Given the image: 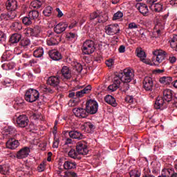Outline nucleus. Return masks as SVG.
Wrapping results in <instances>:
<instances>
[{
	"label": "nucleus",
	"instance_id": "nucleus-1",
	"mask_svg": "<svg viewBox=\"0 0 177 177\" xmlns=\"http://www.w3.org/2000/svg\"><path fill=\"white\" fill-rule=\"evenodd\" d=\"M135 74L132 69H124L123 72L116 73L113 77V84L108 86L109 92H115L120 88L123 92H127L129 90V82L133 80Z\"/></svg>",
	"mask_w": 177,
	"mask_h": 177
},
{
	"label": "nucleus",
	"instance_id": "nucleus-2",
	"mask_svg": "<svg viewBox=\"0 0 177 177\" xmlns=\"http://www.w3.org/2000/svg\"><path fill=\"white\" fill-rule=\"evenodd\" d=\"M173 102L174 106L177 107V99H174V92L170 89H165L163 91V97H158L154 104L156 110H164L168 107V103Z\"/></svg>",
	"mask_w": 177,
	"mask_h": 177
},
{
	"label": "nucleus",
	"instance_id": "nucleus-3",
	"mask_svg": "<svg viewBox=\"0 0 177 177\" xmlns=\"http://www.w3.org/2000/svg\"><path fill=\"white\" fill-rule=\"evenodd\" d=\"M89 153L88 149V146L85 142H79L76 145V151L74 149H72L69 151L68 156L73 160H81V156H86Z\"/></svg>",
	"mask_w": 177,
	"mask_h": 177
},
{
	"label": "nucleus",
	"instance_id": "nucleus-4",
	"mask_svg": "<svg viewBox=\"0 0 177 177\" xmlns=\"http://www.w3.org/2000/svg\"><path fill=\"white\" fill-rule=\"evenodd\" d=\"M24 97L26 102L34 103L39 99V92L34 88H29L26 91Z\"/></svg>",
	"mask_w": 177,
	"mask_h": 177
},
{
	"label": "nucleus",
	"instance_id": "nucleus-5",
	"mask_svg": "<svg viewBox=\"0 0 177 177\" xmlns=\"http://www.w3.org/2000/svg\"><path fill=\"white\" fill-rule=\"evenodd\" d=\"M153 55H154L153 58V62L151 66H158L160 63H162V61L165 59L167 52L162 50H156L153 51Z\"/></svg>",
	"mask_w": 177,
	"mask_h": 177
},
{
	"label": "nucleus",
	"instance_id": "nucleus-6",
	"mask_svg": "<svg viewBox=\"0 0 177 177\" xmlns=\"http://www.w3.org/2000/svg\"><path fill=\"white\" fill-rule=\"evenodd\" d=\"M95 42L92 40H86L82 46V50L84 55H91L95 52Z\"/></svg>",
	"mask_w": 177,
	"mask_h": 177
},
{
	"label": "nucleus",
	"instance_id": "nucleus-7",
	"mask_svg": "<svg viewBox=\"0 0 177 177\" xmlns=\"http://www.w3.org/2000/svg\"><path fill=\"white\" fill-rule=\"evenodd\" d=\"M99 109V105L97 102L93 100H88L86 103V110L88 114H96L97 113V110Z\"/></svg>",
	"mask_w": 177,
	"mask_h": 177
},
{
	"label": "nucleus",
	"instance_id": "nucleus-8",
	"mask_svg": "<svg viewBox=\"0 0 177 177\" xmlns=\"http://www.w3.org/2000/svg\"><path fill=\"white\" fill-rule=\"evenodd\" d=\"M57 75L62 81H67L71 79V71L68 66H63L60 73H57Z\"/></svg>",
	"mask_w": 177,
	"mask_h": 177
},
{
	"label": "nucleus",
	"instance_id": "nucleus-9",
	"mask_svg": "<svg viewBox=\"0 0 177 177\" xmlns=\"http://www.w3.org/2000/svg\"><path fill=\"white\" fill-rule=\"evenodd\" d=\"M19 8V2L17 0H8L6 2V8L8 13H16Z\"/></svg>",
	"mask_w": 177,
	"mask_h": 177
},
{
	"label": "nucleus",
	"instance_id": "nucleus-10",
	"mask_svg": "<svg viewBox=\"0 0 177 177\" xmlns=\"http://www.w3.org/2000/svg\"><path fill=\"white\" fill-rule=\"evenodd\" d=\"M31 153V149L28 147H24L16 153V158L18 160H23V158H27Z\"/></svg>",
	"mask_w": 177,
	"mask_h": 177
},
{
	"label": "nucleus",
	"instance_id": "nucleus-11",
	"mask_svg": "<svg viewBox=\"0 0 177 177\" xmlns=\"http://www.w3.org/2000/svg\"><path fill=\"white\" fill-rule=\"evenodd\" d=\"M50 35H53V32L49 34V37L46 40L47 45L48 46H55V45H59V43L62 41V37L59 35L50 37Z\"/></svg>",
	"mask_w": 177,
	"mask_h": 177
},
{
	"label": "nucleus",
	"instance_id": "nucleus-12",
	"mask_svg": "<svg viewBox=\"0 0 177 177\" xmlns=\"http://www.w3.org/2000/svg\"><path fill=\"white\" fill-rule=\"evenodd\" d=\"M16 117L17 124L18 127H19L20 128H26V127L28 125V122H30V120H28V117H27V115H19V116H17V115H16Z\"/></svg>",
	"mask_w": 177,
	"mask_h": 177
},
{
	"label": "nucleus",
	"instance_id": "nucleus-13",
	"mask_svg": "<svg viewBox=\"0 0 177 177\" xmlns=\"http://www.w3.org/2000/svg\"><path fill=\"white\" fill-rule=\"evenodd\" d=\"M3 136L6 139H15L17 136V131L15 127L10 126L5 129Z\"/></svg>",
	"mask_w": 177,
	"mask_h": 177
},
{
	"label": "nucleus",
	"instance_id": "nucleus-14",
	"mask_svg": "<svg viewBox=\"0 0 177 177\" xmlns=\"http://www.w3.org/2000/svg\"><path fill=\"white\" fill-rule=\"evenodd\" d=\"M105 30L108 35H114V34H118V32H120L118 24H114L106 26Z\"/></svg>",
	"mask_w": 177,
	"mask_h": 177
},
{
	"label": "nucleus",
	"instance_id": "nucleus-15",
	"mask_svg": "<svg viewBox=\"0 0 177 177\" xmlns=\"http://www.w3.org/2000/svg\"><path fill=\"white\" fill-rule=\"evenodd\" d=\"M73 112L75 117H77L78 118H86L87 115H89L86 109L84 108H75L73 109Z\"/></svg>",
	"mask_w": 177,
	"mask_h": 177
},
{
	"label": "nucleus",
	"instance_id": "nucleus-16",
	"mask_svg": "<svg viewBox=\"0 0 177 177\" xmlns=\"http://www.w3.org/2000/svg\"><path fill=\"white\" fill-rule=\"evenodd\" d=\"M144 89L147 92H151L154 86V83L153 82V79L150 77H146L143 81Z\"/></svg>",
	"mask_w": 177,
	"mask_h": 177
},
{
	"label": "nucleus",
	"instance_id": "nucleus-17",
	"mask_svg": "<svg viewBox=\"0 0 177 177\" xmlns=\"http://www.w3.org/2000/svg\"><path fill=\"white\" fill-rule=\"evenodd\" d=\"M47 84L53 88L59 86V84H60V77H59V75L57 76L49 77L47 80Z\"/></svg>",
	"mask_w": 177,
	"mask_h": 177
},
{
	"label": "nucleus",
	"instance_id": "nucleus-18",
	"mask_svg": "<svg viewBox=\"0 0 177 177\" xmlns=\"http://www.w3.org/2000/svg\"><path fill=\"white\" fill-rule=\"evenodd\" d=\"M26 31L31 37H39V34L42 31L40 26H36L32 28H27Z\"/></svg>",
	"mask_w": 177,
	"mask_h": 177
},
{
	"label": "nucleus",
	"instance_id": "nucleus-19",
	"mask_svg": "<svg viewBox=\"0 0 177 177\" xmlns=\"http://www.w3.org/2000/svg\"><path fill=\"white\" fill-rule=\"evenodd\" d=\"M19 145L20 142H19V140H16V138H10L6 142V147L8 149H10L11 150L17 149Z\"/></svg>",
	"mask_w": 177,
	"mask_h": 177
},
{
	"label": "nucleus",
	"instance_id": "nucleus-20",
	"mask_svg": "<svg viewBox=\"0 0 177 177\" xmlns=\"http://www.w3.org/2000/svg\"><path fill=\"white\" fill-rule=\"evenodd\" d=\"M67 27L68 25L66 23L60 22L54 28V31L56 34H62V32H64V31H66V28H67Z\"/></svg>",
	"mask_w": 177,
	"mask_h": 177
},
{
	"label": "nucleus",
	"instance_id": "nucleus-21",
	"mask_svg": "<svg viewBox=\"0 0 177 177\" xmlns=\"http://www.w3.org/2000/svg\"><path fill=\"white\" fill-rule=\"evenodd\" d=\"M92 89V87L91 85H88L86 87H84L82 90L78 91L76 92V97L77 99L80 97H84V95H86V93H89Z\"/></svg>",
	"mask_w": 177,
	"mask_h": 177
},
{
	"label": "nucleus",
	"instance_id": "nucleus-22",
	"mask_svg": "<svg viewBox=\"0 0 177 177\" xmlns=\"http://www.w3.org/2000/svg\"><path fill=\"white\" fill-rule=\"evenodd\" d=\"M21 35L19 33H14L10 35L9 39V42L12 45H15V44H18V42H20L21 41Z\"/></svg>",
	"mask_w": 177,
	"mask_h": 177
},
{
	"label": "nucleus",
	"instance_id": "nucleus-23",
	"mask_svg": "<svg viewBox=\"0 0 177 177\" xmlns=\"http://www.w3.org/2000/svg\"><path fill=\"white\" fill-rule=\"evenodd\" d=\"M136 7L138 10H139L140 13H142L144 16H146V15L149 13V8H147V6L143 3L136 4Z\"/></svg>",
	"mask_w": 177,
	"mask_h": 177
},
{
	"label": "nucleus",
	"instance_id": "nucleus-24",
	"mask_svg": "<svg viewBox=\"0 0 177 177\" xmlns=\"http://www.w3.org/2000/svg\"><path fill=\"white\" fill-rule=\"evenodd\" d=\"M68 135L72 139H84V135L76 130L68 131Z\"/></svg>",
	"mask_w": 177,
	"mask_h": 177
},
{
	"label": "nucleus",
	"instance_id": "nucleus-25",
	"mask_svg": "<svg viewBox=\"0 0 177 177\" xmlns=\"http://www.w3.org/2000/svg\"><path fill=\"white\" fill-rule=\"evenodd\" d=\"M64 169H75L77 168V162L73 160H66L64 163Z\"/></svg>",
	"mask_w": 177,
	"mask_h": 177
},
{
	"label": "nucleus",
	"instance_id": "nucleus-26",
	"mask_svg": "<svg viewBox=\"0 0 177 177\" xmlns=\"http://www.w3.org/2000/svg\"><path fill=\"white\" fill-rule=\"evenodd\" d=\"M48 55L53 60L59 61L62 59V54L57 50H51L49 52Z\"/></svg>",
	"mask_w": 177,
	"mask_h": 177
},
{
	"label": "nucleus",
	"instance_id": "nucleus-27",
	"mask_svg": "<svg viewBox=\"0 0 177 177\" xmlns=\"http://www.w3.org/2000/svg\"><path fill=\"white\" fill-rule=\"evenodd\" d=\"M104 101L106 102V103H108V104H111V106H113V107H117L118 104L114 97L108 95L104 97Z\"/></svg>",
	"mask_w": 177,
	"mask_h": 177
},
{
	"label": "nucleus",
	"instance_id": "nucleus-28",
	"mask_svg": "<svg viewBox=\"0 0 177 177\" xmlns=\"http://www.w3.org/2000/svg\"><path fill=\"white\" fill-rule=\"evenodd\" d=\"M136 52L137 53L138 57L140 59L141 62H143V63H147L146 62V57H147L146 53L143 50L137 48L136 50Z\"/></svg>",
	"mask_w": 177,
	"mask_h": 177
},
{
	"label": "nucleus",
	"instance_id": "nucleus-29",
	"mask_svg": "<svg viewBox=\"0 0 177 177\" xmlns=\"http://www.w3.org/2000/svg\"><path fill=\"white\" fill-rule=\"evenodd\" d=\"M23 106H24V100L17 97L14 103V109L19 110V109H23Z\"/></svg>",
	"mask_w": 177,
	"mask_h": 177
},
{
	"label": "nucleus",
	"instance_id": "nucleus-30",
	"mask_svg": "<svg viewBox=\"0 0 177 177\" xmlns=\"http://www.w3.org/2000/svg\"><path fill=\"white\" fill-rule=\"evenodd\" d=\"M10 27L12 30L19 32L23 28V25L19 21H15L12 23Z\"/></svg>",
	"mask_w": 177,
	"mask_h": 177
},
{
	"label": "nucleus",
	"instance_id": "nucleus-31",
	"mask_svg": "<svg viewBox=\"0 0 177 177\" xmlns=\"http://www.w3.org/2000/svg\"><path fill=\"white\" fill-rule=\"evenodd\" d=\"M10 169H9V165L4 164V165H0V174H2V175H9L10 174Z\"/></svg>",
	"mask_w": 177,
	"mask_h": 177
},
{
	"label": "nucleus",
	"instance_id": "nucleus-32",
	"mask_svg": "<svg viewBox=\"0 0 177 177\" xmlns=\"http://www.w3.org/2000/svg\"><path fill=\"white\" fill-rule=\"evenodd\" d=\"M28 16L32 19V21L37 20L39 17V12L37 10H32L28 12Z\"/></svg>",
	"mask_w": 177,
	"mask_h": 177
},
{
	"label": "nucleus",
	"instance_id": "nucleus-33",
	"mask_svg": "<svg viewBox=\"0 0 177 177\" xmlns=\"http://www.w3.org/2000/svg\"><path fill=\"white\" fill-rule=\"evenodd\" d=\"M160 84H163V85H169L172 82V77H162L159 79Z\"/></svg>",
	"mask_w": 177,
	"mask_h": 177
},
{
	"label": "nucleus",
	"instance_id": "nucleus-34",
	"mask_svg": "<svg viewBox=\"0 0 177 177\" xmlns=\"http://www.w3.org/2000/svg\"><path fill=\"white\" fill-rule=\"evenodd\" d=\"M53 12V8H52L50 6H48L44 8V10H43V15L46 17H50V16L52 15Z\"/></svg>",
	"mask_w": 177,
	"mask_h": 177
},
{
	"label": "nucleus",
	"instance_id": "nucleus-35",
	"mask_svg": "<svg viewBox=\"0 0 177 177\" xmlns=\"http://www.w3.org/2000/svg\"><path fill=\"white\" fill-rule=\"evenodd\" d=\"M33 55L35 57H42L44 56V48L42 47L36 48L33 52Z\"/></svg>",
	"mask_w": 177,
	"mask_h": 177
},
{
	"label": "nucleus",
	"instance_id": "nucleus-36",
	"mask_svg": "<svg viewBox=\"0 0 177 177\" xmlns=\"http://www.w3.org/2000/svg\"><path fill=\"white\" fill-rule=\"evenodd\" d=\"M78 38V35L77 33L69 32L66 34V39L68 41H72L73 42L75 41V40Z\"/></svg>",
	"mask_w": 177,
	"mask_h": 177
},
{
	"label": "nucleus",
	"instance_id": "nucleus-37",
	"mask_svg": "<svg viewBox=\"0 0 177 177\" xmlns=\"http://www.w3.org/2000/svg\"><path fill=\"white\" fill-rule=\"evenodd\" d=\"M15 63L13 62H9L8 64H2L1 67L3 68V70H13L15 68Z\"/></svg>",
	"mask_w": 177,
	"mask_h": 177
},
{
	"label": "nucleus",
	"instance_id": "nucleus-38",
	"mask_svg": "<svg viewBox=\"0 0 177 177\" xmlns=\"http://www.w3.org/2000/svg\"><path fill=\"white\" fill-rule=\"evenodd\" d=\"M30 44V41L28 39H27V38H25L23 39H21L20 45H21V48H24V49H27V48H28Z\"/></svg>",
	"mask_w": 177,
	"mask_h": 177
},
{
	"label": "nucleus",
	"instance_id": "nucleus-39",
	"mask_svg": "<svg viewBox=\"0 0 177 177\" xmlns=\"http://www.w3.org/2000/svg\"><path fill=\"white\" fill-rule=\"evenodd\" d=\"M4 20H13L16 17V12L3 13Z\"/></svg>",
	"mask_w": 177,
	"mask_h": 177
},
{
	"label": "nucleus",
	"instance_id": "nucleus-40",
	"mask_svg": "<svg viewBox=\"0 0 177 177\" xmlns=\"http://www.w3.org/2000/svg\"><path fill=\"white\" fill-rule=\"evenodd\" d=\"M32 8H34V9H39L41 6H42V1L39 0H35L31 2L30 3Z\"/></svg>",
	"mask_w": 177,
	"mask_h": 177
},
{
	"label": "nucleus",
	"instance_id": "nucleus-41",
	"mask_svg": "<svg viewBox=\"0 0 177 177\" xmlns=\"http://www.w3.org/2000/svg\"><path fill=\"white\" fill-rule=\"evenodd\" d=\"M22 23L24 26H31V24H32V21L29 16H26L22 18Z\"/></svg>",
	"mask_w": 177,
	"mask_h": 177
},
{
	"label": "nucleus",
	"instance_id": "nucleus-42",
	"mask_svg": "<svg viewBox=\"0 0 177 177\" xmlns=\"http://www.w3.org/2000/svg\"><path fill=\"white\" fill-rule=\"evenodd\" d=\"M107 20H109V17H107V15H101L98 16L97 23H106Z\"/></svg>",
	"mask_w": 177,
	"mask_h": 177
},
{
	"label": "nucleus",
	"instance_id": "nucleus-43",
	"mask_svg": "<svg viewBox=\"0 0 177 177\" xmlns=\"http://www.w3.org/2000/svg\"><path fill=\"white\" fill-rule=\"evenodd\" d=\"M85 127L86 132L89 131H93L96 127H95V124H92L90 122H85Z\"/></svg>",
	"mask_w": 177,
	"mask_h": 177
},
{
	"label": "nucleus",
	"instance_id": "nucleus-44",
	"mask_svg": "<svg viewBox=\"0 0 177 177\" xmlns=\"http://www.w3.org/2000/svg\"><path fill=\"white\" fill-rule=\"evenodd\" d=\"M130 177H140V172L139 170L135 169L130 171L129 172Z\"/></svg>",
	"mask_w": 177,
	"mask_h": 177
},
{
	"label": "nucleus",
	"instance_id": "nucleus-45",
	"mask_svg": "<svg viewBox=\"0 0 177 177\" xmlns=\"http://www.w3.org/2000/svg\"><path fill=\"white\" fill-rule=\"evenodd\" d=\"M64 177H78V175L77 174V173L74 171H68L64 172Z\"/></svg>",
	"mask_w": 177,
	"mask_h": 177
},
{
	"label": "nucleus",
	"instance_id": "nucleus-46",
	"mask_svg": "<svg viewBox=\"0 0 177 177\" xmlns=\"http://www.w3.org/2000/svg\"><path fill=\"white\" fill-rule=\"evenodd\" d=\"M124 16V14L121 11H118L116 13L113 15V20H118L121 19Z\"/></svg>",
	"mask_w": 177,
	"mask_h": 177
},
{
	"label": "nucleus",
	"instance_id": "nucleus-47",
	"mask_svg": "<svg viewBox=\"0 0 177 177\" xmlns=\"http://www.w3.org/2000/svg\"><path fill=\"white\" fill-rule=\"evenodd\" d=\"M153 10L155 12H162V5L160 3H155Z\"/></svg>",
	"mask_w": 177,
	"mask_h": 177
},
{
	"label": "nucleus",
	"instance_id": "nucleus-48",
	"mask_svg": "<svg viewBox=\"0 0 177 177\" xmlns=\"http://www.w3.org/2000/svg\"><path fill=\"white\" fill-rule=\"evenodd\" d=\"M6 41V35L0 30V42H5Z\"/></svg>",
	"mask_w": 177,
	"mask_h": 177
},
{
	"label": "nucleus",
	"instance_id": "nucleus-49",
	"mask_svg": "<svg viewBox=\"0 0 177 177\" xmlns=\"http://www.w3.org/2000/svg\"><path fill=\"white\" fill-rule=\"evenodd\" d=\"M95 19H99V15L97 12H94L90 15V20L92 21Z\"/></svg>",
	"mask_w": 177,
	"mask_h": 177
},
{
	"label": "nucleus",
	"instance_id": "nucleus-50",
	"mask_svg": "<svg viewBox=\"0 0 177 177\" xmlns=\"http://www.w3.org/2000/svg\"><path fill=\"white\" fill-rule=\"evenodd\" d=\"M75 68L76 71H77V73H81V71H82V70H83L82 65H81V64H80V63H77L75 65Z\"/></svg>",
	"mask_w": 177,
	"mask_h": 177
},
{
	"label": "nucleus",
	"instance_id": "nucleus-51",
	"mask_svg": "<svg viewBox=\"0 0 177 177\" xmlns=\"http://www.w3.org/2000/svg\"><path fill=\"white\" fill-rule=\"evenodd\" d=\"M138 27H139V26L138 24H136V23H135V22H131V23L129 24V30L136 29Z\"/></svg>",
	"mask_w": 177,
	"mask_h": 177
},
{
	"label": "nucleus",
	"instance_id": "nucleus-52",
	"mask_svg": "<svg viewBox=\"0 0 177 177\" xmlns=\"http://www.w3.org/2000/svg\"><path fill=\"white\" fill-rule=\"evenodd\" d=\"M125 102L127 103H133V96L132 95H127L125 99Z\"/></svg>",
	"mask_w": 177,
	"mask_h": 177
},
{
	"label": "nucleus",
	"instance_id": "nucleus-53",
	"mask_svg": "<svg viewBox=\"0 0 177 177\" xmlns=\"http://www.w3.org/2000/svg\"><path fill=\"white\" fill-rule=\"evenodd\" d=\"M152 37H153V38H158L161 37V30H158L156 32H153Z\"/></svg>",
	"mask_w": 177,
	"mask_h": 177
},
{
	"label": "nucleus",
	"instance_id": "nucleus-54",
	"mask_svg": "<svg viewBox=\"0 0 177 177\" xmlns=\"http://www.w3.org/2000/svg\"><path fill=\"white\" fill-rule=\"evenodd\" d=\"M106 64L108 67H112L114 65V59H109L106 61Z\"/></svg>",
	"mask_w": 177,
	"mask_h": 177
},
{
	"label": "nucleus",
	"instance_id": "nucleus-55",
	"mask_svg": "<svg viewBox=\"0 0 177 177\" xmlns=\"http://www.w3.org/2000/svg\"><path fill=\"white\" fill-rule=\"evenodd\" d=\"M53 147L54 149H57V147H59V138H55L53 144Z\"/></svg>",
	"mask_w": 177,
	"mask_h": 177
},
{
	"label": "nucleus",
	"instance_id": "nucleus-56",
	"mask_svg": "<svg viewBox=\"0 0 177 177\" xmlns=\"http://www.w3.org/2000/svg\"><path fill=\"white\" fill-rule=\"evenodd\" d=\"M68 97H71L72 99H77V93L74 91H70Z\"/></svg>",
	"mask_w": 177,
	"mask_h": 177
},
{
	"label": "nucleus",
	"instance_id": "nucleus-57",
	"mask_svg": "<svg viewBox=\"0 0 177 177\" xmlns=\"http://www.w3.org/2000/svg\"><path fill=\"white\" fill-rule=\"evenodd\" d=\"M38 171L39 172H44V171H45V165L40 164V165L38 167Z\"/></svg>",
	"mask_w": 177,
	"mask_h": 177
},
{
	"label": "nucleus",
	"instance_id": "nucleus-58",
	"mask_svg": "<svg viewBox=\"0 0 177 177\" xmlns=\"http://www.w3.org/2000/svg\"><path fill=\"white\" fill-rule=\"evenodd\" d=\"M118 51L120 53H124L125 52V46L122 45L119 47Z\"/></svg>",
	"mask_w": 177,
	"mask_h": 177
},
{
	"label": "nucleus",
	"instance_id": "nucleus-59",
	"mask_svg": "<svg viewBox=\"0 0 177 177\" xmlns=\"http://www.w3.org/2000/svg\"><path fill=\"white\" fill-rule=\"evenodd\" d=\"M1 60L2 62H6L9 60V58L8 57V55H6V53H3L1 56Z\"/></svg>",
	"mask_w": 177,
	"mask_h": 177
},
{
	"label": "nucleus",
	"instance_id": "nucleus-60",
	"mask_svg": "<svg viewBox=\"0 0 177 177\" xmlns=\"http://www.w3.org/2000/svg\"><path fill=\"white\" fill-rule=\"evenodd\" d=\"M165 71V70L164 69H156L153 71V73H155V74H161L162 73H164Z\"/></svg>",
	"mask_w": 177,
	"mask_h": 177
},
{
	"label": "nucleus",
	"instance_id": "nucleus-61",
	"mask_svg": "<svg viewBox=\"0 0 177 177\" xmlns=\"http://www.w3.org/2000/svg\"><path fill=\"white\" fill-rule=\"evenodd\" d=\"M158 0H147V3H149V5H150V6H153L156 4V2H157Z\"/></svg>",
	"mask_w": 177,
	"mask_h": 177
},
{
	"label": "nucleus",
	"instance_id": "nucleus-62",
	"mask_svg": "<svg viewBox=\"0 0 177 177\" xmlns=\"http://www.w3.org/2000/svg\"><path fill=\"white\" fill-rule=\"evenodd\" d=\"M56 11L58 12V17H62L63 16V12L60 10V8H56Z\"/></svg>",
	"mask_w": 177,
	"mask_h": 177
},
{
	"label": "nucleus",
	"instance_id": "nucleus-63",
	"mask_svg": "<svg viewBox=\"0 0 177 177\" xmlns=\"http://www.w3.org/2000/svg\"><path fill=\"white\" fill-rule=\"evenodd\" d=\"M169 60L170 63H175V62H176V58L175 57H169Z\"/></svg>",
	"mask_w": 177,
	"mask_h": 177
},
{
	"label": "nucleus",
	"instance_id": "nucleus-64",
	"mask_svg": "<svg viewBox=\"0 0 177 177\" xmlns=\"http://www.w3.org/2000/svg\"><path fill=\"white\" fill-rule=\"evenodd\" d=\"M77 21H74L73 23L71 24V25L69 26V28H74V27H75V26H77Z\"/></svg>",
	"mask_w": 177,
	"mask_h": 177
}]
</instances>
